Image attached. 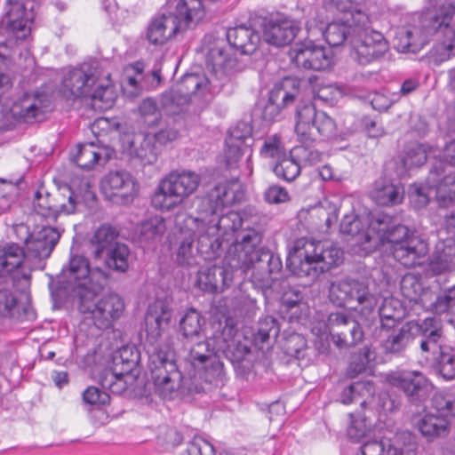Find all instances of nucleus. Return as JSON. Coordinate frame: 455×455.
Listing matches in <instances>:
<instances>
[{
  "mask_svg": "<svg viewBox=\"0 0 455 455\" xmlns=\"http://www.w3.org/2000/svg\"><path fill=\"white\" fill-rule=\"evenodd\" d=\"M440 43L433 51L435 62L455 56V4L450 1L436 3L418 17L412 24L398 30L395 47L401 52H419L433 36Z\"/></svg>",
  "mask_w": 455,
  "mask_h": 455,
  "instance_id": "nucleus-1",
  "label": "nucleus"
},
{
  "mask_svg": "<svg viewBox=\"0 0 455 455\" xmlns=\"http://www.w3.org/2000/svg\"><path fill=\"white\" fill-rule=\"evenodd\" d=\"M262 238V233L256 228H242L229 245L224 263L245 275L251 271V281L264 289L272 285L273 275L281 271L283 264L277 254L260 247Z\"/></svg>",
  "mask_w": 455,
  "mask_h": 455,
  "instance_id": "nucleus-2",
  "label": "nucleus"
},
{
  "mask_svg": "<svg viewBox=\"0 0 455 455\" xmlns=\"http://www.w3.org/2000/svg\"><path fill=\"white\" fill-rule=\"evenodd\" d=\"M375 240L373 244L391 243L395 260L406 267L420 265L421 259L428 251L427 243L414 235L405 225L395 223L387 214H379L370 221Z\"/></svg>",
  "mask_w": 455,
  "mask_h": 455,
  "instance_id": "nucleus-3",
  "label": "nucleus"
},
{
  "mask_svg": "<svg viewBox=\"0 0 455 455\" xmlns=\"http://www.w3.org/2000/svg\"><path fill=\"white\" fill-rule=\"evenodd\" d=\"M342 260L343 251L337 245L300 237L289 251L287 267L293 275L314 281Z\"/></svg>",
  "mask_w": 455,
  "mask_h": 455,
  "instance_id": "nucleus-4",
  "label": "nucleus"
},
{
  "mask_svg": "<svg viewBox=\"0 0 455 455\" xmlns=\"http://www.w3.org/2000/svg\"><path fill=\"white\" fill-rule=\"evenodd\" d=\"M100 279L92 284L91 290L78 299V310L82 314H89L94 325L100 330L113 326L124 310V302L116 293H108L97 299L96 295L105 287L111 275L107 270H98Z\"/></svg>",
  "mask_w": 455,
  "mask_h": 455,
  "instance_id": "nucleus-5",
  "label": "nucleus"
},
{
  "mask_svg": "<svg viewBox=\"0 0 455 455\" xmlns=\"http://www.w3.org/2000/svg\"><path fill=\"white\" fill-rule=\"evenodd\" d=\"M234 199L230 196L227 184L220 183L212 188L201 199L197 208L198 215H206L207 224L212 231L218 234H228L229 231L235 234L243 228V220L239 212L226 210V206Z\"/></svg>",
  "mask_w": 455,
  "mask_h": 455,
  "instance_id": "nucleus-6",
  "label": "nucleus"
},
{
  "mask_svg": "<svg viewBox=\"0 0 455 455\" xmlns=\"http://www.w3.org/2000/svg\"><path fill=\"white\" fill-rule=\"evenodd\" d=\"M148 367L155 385V391L164 399H172L178 393L182 395L197 391L196 387L187 385L169 349L154 347L149 355Z\"/></svg>",
  "mask_w": 455,
  "mask_h": 455,
  "instance_id": "nucleus-7",
  "label": "nucleus"
},
{
  "mask_svg": "<svg viewBox=\"0 0 455 455\" xmlns=\"http://www.w3.org/2000/svg\"><path fill=\"white\" fill-rule=\"evenodd\" d=\"M201 183L198 173L189 170H173L159 182L152 196V204L159 210H171L192 196Z\"/></svg>",
  "mask_w": 455,
  "mask_h": 455,
  "instance_id": "nucleus-8",
  "label": "nucleus"
},
{
  "mask_svg": "<svg viewBox=\"0 0 455 455\" xmlns=\"http://www.w3.org/2000/svg\"><path fill=\"white\" fill-rule=\"evenodd\" d=\"M90 188L88 180H82L79 191L75 190L73 186L66 184L59 187L53 193L40 188L34 196V209L46 220L55 221L61 213H75L76 206L81 201V192L84 190L89 193Z\"/></svg>",
  "mask_w": 455,
  "mask_h": 455,
  "instance_id": "nucleus-9",
  "label": "nucleus"
},
{
  "mask_svg": "<svg viewBox=\"0 0 455 455\" xmlns=\"http://www.w3.org/2000/svg\"><path fill=\"white\" fill-rule=\"evenodd\" d=\"M295 132L302 143L314 142L316 133L324 139L336 135L337 125L333 118L323 111H316L310 101L299 100L295 111Z\"/></svg>",
  "mask_w": 455,
  "mask_h": 455,
  "instance_id": "nucleus-10",
  "label": "nucleus"
},
{
  "mask_svg": "<svg viewBox=\"0 0 455 455\" xmlns=\"http://www.w3.org/2000/svg\"><path fill=\"white\" fill-rule=\"evenodd\" d=\"M357 24L352 28V44L355 59L361 65H367L381 59L388 51L384 36L371 28L367 14H357Z\"/></svg>",
  "mask_w": 455,
  "mask_h": 455,
  "instance_id": "nucleus-11",
  "label": "nucleus"
},
{
  "mask_svg": "<svg viewBox=\"0 0 455 455\" xmlns=\"http://www.w3.org/2000/svg\"><path fill=\"white\" fill-rule=\"evenodd\" d=\"M329 298L339 307L350 306L360 310L362 314L372 312L378 304L376 294L370 290L365 281L351 278L331 283Z\"/></svg>",
  "mask_w": 455,
  "mask_h": 455,
  "instance_id": "nucleus-12",
  "label": "nucleus"
},
{
  "mask_svg": "<svg viewBox=\"0 0 455 455\" xmlns=\"http://www.w3.org/2000/svg\"><path fill=\"white\" fill-rule=\"evenodd\" d=\"M140 361L139 352L132 346H124L112 356V366L101 371L99 382L102 388L120 395L127 389L128 378L136 370Z\"/></svg>",
  "mask_w": 455,
  "mask_h": 455,
  "instance_id": "nucleus-13",
  "label": "nucleus"
},
{
  "mask_svg": "<svg viewBox=\"0 0 455 455\" xmlns=\"http://www.w3.org/2000/svg\"><path fill=\"white\" fill-rule=\"evenodd\" d=\"M98 270L103 269H91L89 260L84 256H71L68 263L61 269L59 283L62 289L79 299L91 290L97 279H100V275L96 274Z\"/></svg>",
  "mask_w": 455,
  "mask_h": 455,
  "instance_id": "nucleus-14",
  "label": "nucleus"
},
{
  "mask_svg": "<svg viewBox=\"0 0 455 455\" xmlns=\"http://www.w3.org/2000/svg\"><path fill=\"white\" fill-rule=\"evenodd\" d=\"M177 217V223L180 225V218ZM206 215L193 217L186 215L180 224L181 233H191L197 239L196 252L205 260H212L219 258L223 251L222 239L220 234L212 231L207 224Z\"/></svg>",
  "mask_w": 455,
  "mask_h": 455,
  "instance_id": "nucleus-15",
  "label": "nucleus"
},
{
  "mask_svg": "<svg viewBox=\"0 0 455 455\" xmlns=\"http://www.w3.org/2000/svg\"><path fill=\"white\" fill-rule=\"evenodd\" d=\"M301 100L300 81L296 77L286 76L275 84L262 111V117L268 122L281 118L282 109Z\"/></svg>",
  "mask_w": 455,
  "mask_h": 455,
  "instance_id": "nucleus-16",
  "label": "nucleus"
},
{
  "mask_svg": "<svg viewBox=\"0 0 455 455\" xmlns=\"http://www.w3.org/2000/svg\"><path fill=\"white\" fill-rule=\"evenodd\" d=\"M416 437L410 431H398L392 438L372 440L361 446L362 455H415Z\"/></svg>",
  "mask_w": 455,
  "mask_h": 455,
  "instance_id": "nucleus-17",
  "label": "nucleus"
},
{
  "mask_svg": "<svg viewBox=\"0 0 455 455\" xmlns=\"http://www.w3.org/2000/svg\"><path fill=\"white\" fill-rule=\"evenodd\" d=\"M326 327L333 343L339 348L355 346L363 338L358 322L345 312H332L329 315Z\"/></svg>",
  "mask_w": 455,
  "mask_h": 455,
  "instance_id": "nucleus-18",
  "label": "nucleus"
},
{
  "mask_svg": "<svg viewBox=\"0 0 455 455\" xmlns=\"http://www.w3.org/2000/svg\"><path fill=\"white\" fill-rule=\"evenodd\" d=\"M218 354L210 338L194 344L189 349L188 360L191 364L196 370L203 371L205 381L210 383L221 379L224 375V365Z\"/></svg>",
  "mask_w": 455,
  "mask_h": 455,
  "instance_id": "nucleus-19",
  "label": "nucleus"
},
{
  "mask_svg": "<svg viewBox=\"0 0 455 455\" xmlns=\"http://www.w3.org/2000/svg\"><path fill=\"white\" fill-rule=\"evenodd\" d=\"M178 10V4L175 6L173 14H163L152 19L147 28V39L151 44L163 45L179 32L196 26L194 21L185 20Z\"/></svg>",
  "mask_w": 455,
  "mask_h": 455,
  "instance_id": "nucleus-20",
  "label": "nucleus"
},
{
  "mask_svg": "<svg viewBox=\"0 0 455 455\" xmlns=\"http://www.w3.org/2000/svg\"><path fill=\"white\" fill-rule=\"evenodd\" d=\"M389 384L402 390L411 403L423 401L433 390L432 382L419 371H400L388 375Z\"/></svg>",
  "mask_w": 455,
  "mask_h": 455,
  "instance_id": "nucleus-21",
  "label": "nucleus"
},
{
  "mask_svg": "<svg viewBox=\"0 0 455 455\" xmlns=\"http://www.w3.org/2000/svg\"><path fill=\"white\" fill-rule=\"evenodd\" d=\"M414 330L418 331L419 351L425 360H429L446 345L443 321L436 316L426 317L415 323Z\"/></svg>",
  "mask_w": 455,
  "mask_h": 455,
  "instance_id": "nucleus-22",
  "label": "nucleus"
},
{
  "mask_svg": "<svg viewBox=\"0 0 455 455\" xmlns=\"http://www.w3.org/2000/svg\"><path fill=\"white\" fill-rule=\"evenodd\" d=\"M35 3L33 0H7L5 20L17 39H25L31 31Z\"/></svg>",
  "mask_w": 455,
  "mask_h": 455,
  "instance_id": "nucleus-23",
  "label": "nucleus"
},
{
  "mask_svg": "<svg viewBox=\"0 0 455 455\" xmlns=\"http://www.w3.org/2000/svg\"><path fill=\"white\" fill-rule=\"evenodd\" d=\"M98 80V71L90 65L72 68L62 78L61 92L68 98H80L89 95Z\"/></svg>",
  "mask_w": 455,
  "mask_h": 455,
  "instance_id": "nucleus-24",
  "label": "nucleus"
},
{
  "mask_svg": "<svg viewBox=\"0 0 455 455\" xmlns=\"http://www.w3.org/2000/svg\"><path fill=\"white\" fill-rule=\"evenodd\" d=\"M431 188H435V196L441 207H448L455 201V172L450 170L443 161H435L427 177Z\"/></svg>",
  "mask_w": 455,
  "mask_h": 455,
  "instance_id": "nucleus-25",
  "label": "nucleus"
},
{
  "mask_svg": "<svg viewBox=\"0 0 455 455\" xmlns=\"http://www.w3.org/2000/svg\"><path fill=\"white\" fill-rule=\"evenodd\" d=\"M261 27L264 41L276 47L290 44L298 32L293 21L280 14L263 19Z\"/></svg>",
  "mask_w": 455,
  "mask_h": 455,
  "instance_id": "nucleus-26",
  "label": "nucleus"
},
{
  "mask_svg": "<svg viewBox=\"0 0 455 455\" xmlns=\"http://www.w3.org/2000/svg\"><path fill=\"white\" fill-rule=\"evenodd\" d=\"M415 322L409 321L391 328L380 329L381 347L385 355H403L414 339Z\"/></svg>",
  "mask_w": 455,
  "mask_h": 455,
  "instance_id": "nucleus-27",
  "label": "nucleus"
},
{
  "mask_svg": "<svg viewBox=\"0 0 455 455\" xmlns=\"http://www.w3.org/2000/svg\"><path fill=\"white\" fill-rule=\"evenodd\" d=\"M292 52V61L298 68L304 69L324 70L332 62L331 51L312 42L297 45Z\"/></svg>",
  "mask_w": 455,
  "mask_h": 455,
  "instance_id": "nucleus-28",
  "label": "nucleus"
},
{
  "mask_svg": "<svg viewBox=\"0 0 455 455\" xmlns=\"http://www.w3.org/2000/svg\"><path fill=\"white\" fill-rule=\"evenodd\" d=\"M237 330L232 324L226 323L223 327L219 323V329L211 337L216 352L223 354L232 363L239 362L250 352V348L242 345L236 339Z\"/></svg>",
  "mask_w": 455,
  "mask_h": 455,
  "instance_id": "nucleus-29",
  "label": "nucleus"
},
{
  "mask_svg": "<svg viewBox=\"0 0 455 455\" xmlns=\"http://www.w3.org/2000/svg\"><path fill=\"white\" fill-rule=\"evenodd\" d=\"M46 101L47 95L43 92H26L13 103L12 115L19 122L32 124L43 118Z\"/></svg>",
  "mask_w": 455,
  "mask_h": 455,
  "instance_id": "nucleus-30",
  "label": "nucleus"
},
{
  "mask_svg": "<svg viewBox=\"0 0 455 455\" xmlns=\"http://www.w3.org/2000/svg\"><path fill=\"white\" fill-rule=\"evenodd\" d=\"M237 60L223 47L213 46L206 55V68L216 84L221 88L237 68Z\"/></svg>",
  "mask_w": 455,
  "mask_h": 455,
  "instance_id": "nucleus-31",
  "label": "nucleus"
},
{
  "mask_svg": "<svg viewBox=\"0 0 455 455\" xmlns=\"http://www.w3.org/2000/svg\"><path fill=\"white\" fill-rule=\"evenodd\" d=\"M60 238V232L58 228L42 227L40 230L27 235L24 239L28 256L40 260L49 258Z\"/></svg>",
  "mask_w": 455,
  "mask_h": 455,
  "instance_id": "nucleus-32",
  "label": "nucleus"
},
{
  "mask_svg": "<svg viewBox=\"0 0 455 455\" xmlns=\"http://www.w3.org/2000/svg\"><path fill=\"white\" fill-rule=\"evenodd\" d=\"M212 265L202 267L197 272L196 285L204 291H222L228 287L233 279L234 271L228 265Z\"/></svg>",
  "mask_w": 455,
  "mask_h": 455,
  "instance_id": "nucleus-33",
  "label": "nucleus"
},
{
  "mask_svg": "<svg viewBox=\"0 0 455 455\" xmlns=\"http://www.w3.org/2000/svg\"><path fill=\"white\" fill-rule=\"evenodd\" d=\"M101 187L106 192L121 196L124 202L131 201L137 193L135 180L124 170L108 173L101 181Z\"/></svg>",
  "mask_w": 455,
  "mask_h": 455,
  "instance_id": "nucleus-34",
  "label": "nucleus"
},
{
  "mask_svg": "<svg viewBox=\"0 0 455 455\" xmlns=\"http://www.w3.org/2000/svg\"><path fill=\"white\" fill-rule=\"evenodd\" d=\"M171 317L170 307L162 300H156L148 307L145 316V325L150 342L154 343L160 338L162 331L168 325Z\"/></svg>",
  "mask_w": 455,
  "mask_h": 455,
  "instance_id": "nucleus-35",
  "label": "nucleus"
},
{
  "mask_svg": "<svg viewBox=\"0 0 455 455\" xmlns=\"http://www.w3.org/2000/svg\"><path fill=\"white\" fill-rule=\"evenodd\" d=\"M429 267L435 275L455 271V241L452 238L436 243L430 257Z\"/></svg>",
  "mask_w": 455,
  "mask_h": 455,
  "instance_id": "nucleus-36",
  "label": "nucleus"
},
{
  "mask_svg": "<svg viewBox=\"0 0 455 455\" xmlns=\"http://www.w3.org/2000/svg\"><path fill=\"white\" fill-rule=\"evenodd\" d=\"M119 231L110 224L100 225L89 240L90 254L93 259H101L104 253L118 242Z\"/></svg>",
  "mask_w": 455,
  "mask_h": 455,
  "instance_id": "nucleus-37",
  "label": "nucleus"
},
{
  "mask_svg": "<svg viewBox=\"0 0 455 455\" xmlns=\"http://www.w3.org/2000/svg\"><path fill=\"white\" fill-rule=\"evenodd\" d=\"M25 257L24 249L17 243L0 245V285L5 284L10 274L21 267Z\"/></svg>",
  "mask_w": 455,
  "mask_h": 455,
  "instance_id": "nucleus-38",
  "label": "nucleus"
},
{
  "mask_svg": "<svg viewBox=\"0 0 455 455\" xmlns=\"http://www.w3.org/2000/svg\"><path fill=\"white\" fill-rule=\"evenodd\" d=\"M404 188L401 183H394L387 179L375 181L371 197L376 204L383 206L396 205L403 202Z\"/></svg>",
  "mask_w": 455,
  "mask_h": 455,
  "instance_id": "nucleus-39",
  "label": "nucleus"
},
{
  "mask_svg": "<svg viewBox=\"0 0 455 455\" xmlns=\"http://www.w3.org/2000/svg\"><path fill=\"white\" fill-rule=\"evenodd\" d=\"M110 158L108 150L93 142L77 145L76 153L71 160L81 169L91 170L95 164H105Z\"/></svg>",
  "mask_w": 455,
  "mask_h": 455,
  "instance_id": "nucleus-40",
  "label": "nucleus"
},
{
  "mask_svg": "<svg viewBox=\"0 0 455 455\" xmlns=\"http://www.w3.org/2000/svg\"><path fill=\"white\" fill-rule=\"evenodd\" d=\"M417 428L427 441L433 442L449 435L451 422L437 413L427 412L418 420Z\"/></svg>",
  "mask_w": 455,
  "mask_h": 455,
  "instance_id": "nucleus-41",
  "label": "nucleus"
},
{
  "mask_svg": "<svg viewBox=\"0 0 455 455\" xmlns=\"http://www.w3.org/2000/svg\"><path fill=\"white\" fill-rule=\"evenodd\" d=\"M227 39L230 46L242 54L253 53L260 42L259 33L245 26L229 28L227 32Z\"/></svg>",
  "mask_w": 455,
  "mask_h": 455,
  "instance_id": "nucleus-42",
  "label": "nucleus"
},
{
  "mask_svg": "<svg viewBox=\"0 0 455 455\" xmlns=\"http://www.w3.org/2000/svg\"><path fill=\"white\" fill-rule=\"evenodd\" d=\"M181 88L179 90L183 96L190 100L192 95L204 96L206 92L220 89L215 81L204 75L187 74L182 77Z\"/></svg>",
  "mask_w": 455,
  "mask_h": 455,
  "instance_id": "nucleus-43",
  "label": "nucleus"
},
{
  "mask_svg": "<svg viewBox=\"0 0 455 455\" xmlns=\"http://www.w3.org/2000/svg\"><path fill=\"white\" fill-rule=\"evenodd\" d=\"M427 362L431 363L434 370L443 379H455V347L445 345Z\"/></svg>",
  "mask_w": 455,
  "mask_h": 455,
  "instance_id": "nucleus-44",
  "label": "nucleus"
},
{
  "mask_svg": "<svg viewBox=\"0 0 455 455\" xmlns=\"http://www.w3.org/2000/svg\"><path fill=\"white\" fill-rule=\"evenodd\" d=\"M131 155L139 158L143 164H153L156 162L161 149L148 134L136 138L130 146Z\"/></svg>",
  "mask_w": 455,
  "mask_h": 455,
  "instance_id": "nucleus-45",
  "label": "nucleus"
},
{
  "mask_svg": "<svg viewBox=\"0 0 455 455\" xmlns=\"http://www.w3.org/2000/svg\"><path fill=\"white\" fill-rule=\"evenodd\" d=\"M105 266L115 272L124 274L130 267L131 250L124 243H117L104 253Z\"/></svg>",
  "mask_w": 455,
  "mask_h": 455,
  "instance_id": "nucleus-46",
  "label": "nucleus"
},
{
  "mask_svg": "<svg viewBox=\"0 0 455 455\" xmlns=\"http://www.w3.org/2000/svg\"><path fill=\"white\" fill-rule=\"evenodd\" d=\"M380 325L379 328H391L402 324L403 308L401 302L394 298L384 299L379 309Z\"/></svg>",
  "mask_w": 455,
  "mask_h": 455,
  "instance_id": "nucleus-47",
  "label": "nucleus"
},
{
  "mask_svg": "<svg viewBox=\"0 0 455 455\" xmlns=\"http://www.w3.org/2000/svg\"><path fill=\"white\" fill-rule=\"evenodd\" d=\"M219 0H179L178 10L184 15L185 20L194 21L197 25L205 17L211 4Z\"/></svg>",
  "mask_w": 455,
  "mask_h": 455,
  "instance_id": "nucleus-48",
  "label": "nucleus"
},
{
  "mask_svg": "<svg viewBox=\"0 0 455 455\" xmlns=\"http://www.w3.org/2000/svg\"><path fill=\"white\" fill-rule=\"evenodd\" d=\"M323 36L326 43L331 47L342 45L347 39L352 42L351 21L339 20L329 23Z\"/></svg>",
  "mask_w": 455,
  "mask_h": 455,
  "instance_id": "nucleus-49",
  "label": "nucleus"
},
{
  "mask_svg": "<svg viewBox=\"0 0 455 455\" xmlns=\"http://www.w3.org/2000/svg\"><path fill=\"white\" fill-rule=\"evenodd\" d=\"M428 310L435 315L451 317L455 313V285L439 292Z\"/></svg>",
  "mask_w": 455,
  "mask_h": 455,
  "instance_id": "nucleus-50",
  "label": "nucleus"
},
{
  "mask_svg": "<svg viewBox=\"0 0 455 455\" xmlns=\"http://www.w3.org/2000/svg\"><path fill=\"white\" fill-rule=\"evenodd\" d=\"M367 0H331V8L339 12L345 20L351 21V28L357 24V14H366L363 6Z\"/></svg>",
  "mask_w": 455,
  "mask_h": 455,
  "instance_id": "nucleus-51",
  "label": "nucleus"
},
{
  "mask_svg": "<svg viewBox=\"0 0 455 455\" xmlns=\"http://www.w3.org/2000/svg\"><path fill=\"white\" fill-rule=\"evenodd\" d=\"M429 145L417 141L410 142L405 146L403 164L406 168L423 165L427 159V153L430 150Z\"/></svg>",
  "mask_w": 455,
  "mask_h": 455,
  "instance_id": "nucleus-52",
  "label": "nucleus"
},
{
  "mask_svg": "<svg viewBox=\"0 0 455 455\" xmlns=\"http://www.w3.org/2000/svg\"><path fill=\"white\" fill-rule=\"evenodd\" d=\"M165 230L166 226L164 218L160 216L152 217L141 223L140 239L145 243L160 241Z\"/></svg>",
  "mask_w": 455,
  "mask_h": 455,
  "instance_id": "nucleus-53",
  "label": "nucleus"
},
{
  "mask_svg": "<svg viewBox=\"0 0 455 455\" xmlns=\"http://www.w3.org/2000/svg\"><path fill=\"white\" fill-rule=\"evenodd\" d=\"M340 232L351 236H363L365 242L373 243L375 240L372 230H370V224L364 229L362 220L356 216L346 215L340 223Z\"/></svg>",
  "mask_w": 455,
  "mask_h": 455,
  "instance_id": "nucleus-54",
  "label": "nucleus"
},
{
  "mask_svg": "<svg viewBox=\"0 0 455 455\" xmlns=\"http://www.w3.org/2000/svg\"><path fill=\"white\" fill-rule=\"evenodd\" d=\"M431 408L442 417L455 418V394L451 392L435 393L431 399Z\"/></svg>",
  "mask_w": 455,
  "mask_h": 455,
  "instance_id": "nucleus-55",
  "label": "nucleus"
},
{
  "mask_svg": "<svg viewBox=\"0 0 455 455\" xmlns=\"http://www.w3.org/2000/svg\"><path fill=\"white\" fill-rule=\"evenodd\" d=\"M300 143L291 151V155L298 160L301 167L312 166L322 161L323 153L311 146L313 142Z\"/></svg>",
  "mask_w": 455,
  "mask_h": 455,
  "instance_id": "nucleus-56",
  "label": "nucleus"
},
{
  "mask_svg": "<svg viewBox=\"0 0 455 455\" xmlns=\"http://www.w3.org/2000/svg\"><path fill=\"white\" fill-rule=\"evenodd\" d=\"M300 164L291 155L288 157L286 155L278 160L274 165L273 171L275 174L286 181H292L300 172Z\"/></svg>",
  "mask_w": 455,
  "mask_h": 455,
  "instance_id": "nucleus-57",
  "label": "nucleus"
},
{
  "mask_svg": "<svg viewBox=\"0 0 455 455\" xmlns=\"http://www.w3.org/2000/svg\"><path fill=\"white\" fill-rule=\"evenodd\" d=\"M94 86L96 88L89 93L92 107L100 110L111 108L115 100V93L109 83L102 84H98L97 81Z\"/></svg>",
  "mask_w": 455,
  "mask_h": 455,
  "instance_id": "nucleus-58",
  "label": "nucleus"
},
{
  "mask_svg": "<svg viewBox=\"0 0 455 455\" xmlns=\"http://www.w3.org/2000/svg\"><path fill=\"white\" fill-rule=\"evenodd\" d=\"M204 324V319L198 311L193 308L187 311L180 322L182 334L187 338L198 336Z\"/></svg>",
  "mask_w": 455,
  "mask_h": 455,
  "instance_id": "nucleus-59",
  "label": "nucleus"
},
{
  "mask_svg": "<svg viewBox=\"0 0 455 455\" xmlns=\"http://www.w3.org/2000/svg\"><path fill=\"white\" fill-rule=\"evenodd\" d=\"M259 155L264 159H271L274 162L284 157L286 151L280 136L274 134L267 137L259 149Z\"/></svg>",
  "mask_w": 455,
  "mask_h": 455,
  "instance_id": "nucleus-60",
  "label": "nucleus"
},
{
  "mask_svg": "<svg viewBox=\"0 0 455 455\" xmlns=\"http://www.w3.org/2000/svg\"><path fill=\"white\" fill-rule=\"evenodd\" d=\"M375 358V354L368 347H363L357 354L353 355L347 369V376L354 379L365 371L368 363Z\"/></svg>",
  "mask_w": 455,
  "mask_h": 455,
  "instance_id": "nucleus-61",
  "label": "nucleus"
},
{
  "mask_svg": "<svg viewBox=\"0 0 455 455\" xmlns=\"http://www.w3.org/2000/svg\"><path fill=\"white\" fill-rule=\"evenodd\" d=\"M189 99L183 96L180 91H172L163 94L161 104L164 111L168 115H178L184 110V107L188 105Z\"/></svg>",
  "mask_w": 455,
  "mask_h": 455,
  "instance_id": "nucleus-62",
  "label": "nucleus"
},
{
  "mask_svg": "<svg viewBox=\"0 0 455 455\" xmlns=\"http://www.w3.org/2000/svg\"><path fill=\"white\" fill-rule=\"evenodd\" d=\"M373 393V385L370 381H357L350 384L340 395V402L349 404L356 401L357 397L364 395H371Z\"/></svg>",
  "mask_w": 455,
  "mask_h": 455,
  "instance_id": "nucleus-63",
  "label": "nucleus"
},
{
  "mask_svg": "<svg viewBox=\"0 0 455 455\" xmlns=\"http://www.w3.org/2000/svg\"><path fill=\"white\" fill-rule=\"evenodd\" d=\"M142 123L148 127L157 125L162 118V113L156 105V100L148 98L140 105L139 108Z\"/></svg>",
  "mask_w": 455,
  "mask_h": 455,
  "instance_id": "nucleus-64",
  "label": "nucleus"
}]
</instances>
